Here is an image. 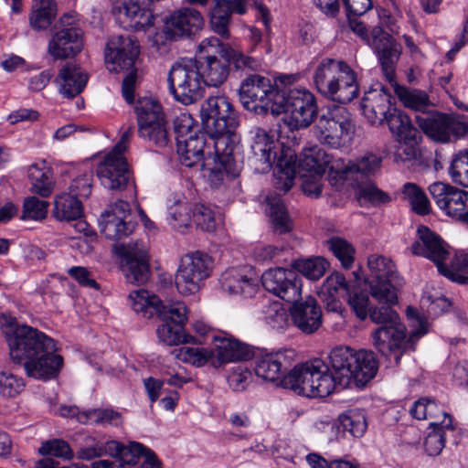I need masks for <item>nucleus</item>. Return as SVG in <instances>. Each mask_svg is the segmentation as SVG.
Here are the masks:
<instances>
[{
  "mask_svg": "<svg viewBox=\"0 0 468 468\" xmlns=\"http://www.w3.org/2000/svg\"><path fill=\"white\" fill-rule=\"evenodd\" d=\"M3 330L11 359L23 363L28 377L49 379L57 376L63 358L55 353L53 339L31 326L18 324L13 318L5 322Z\"/></svg>",
  "mask_w": 468,
  "mask_h": 468,
  "instance_id": "f257e3e1",
  "label": "nucleus"
},
{
  "mask_svg": "<svg viewBox=\"0 0 468 468\" xmlns=\"http://www.w3.org/2000/svg\"><path fill=\"white\" fill-rule=\"evenodd\" d=\"M250 152L248 162L255 172L264 174L276 165V188L289 191L296 174V156L291 148H283L265 129L253 127L250 131Z\"/></svg>",
  "mask_w": 468,
  "mask_h": 468,
  "instance_id": "f03ea898",
  "label": "nucleus"
},
{
  "mask_svg": "<svg viewBox=\"0 0 468 468\" xmlns=\"http://www.w3.org/2000/svg\"><path fill=\"white\" fill-rule=\"evenodd\" d=\"M381 304L380 309L370 313V320L379 324L372 333L373 345L383 356L394 355L398 364L401 355L408 350H414L417 340L428 330L426 324L420 322L419 329L412 332L407 338L406 327L400 322L398 313L392 308L395 304Z\"/></svg>",
  "mask_w": 468,
  "mask_h": 468,
  "instance_id": "7ed1b4c3",
  "label": "nucleus"
},
{
  "mask_svg": "<svg viewBox=\"0 0 468 468\" xmlns=\"http://www.w3.org/2000/svg\"><path fill=\"white\" fill-rule=\"evenodd\" d=\"M200 119L206 133L213 141L218 152L228 154L235 144L234 130L239 125V115L226 96H210L203 101Z\"/></svg>",
  "mask_w": 468,
  "mask_h": 468,
  "instance_id": "20e7f679",
  "label": "nucleus"
},
{
  "mask_svg": "<svg viewBox=\"0 0 468 468\" xmlns=\"http://www.w3.org/2000/svg\"><path fill=\"white\" fill-rule=\"evenodd\" d=\"M239 101L243 107L257 114L279 115L284 112L285 90L260 74H250L240 83Z\"/></svg>",
  "mask_w": 468,
  "mask_h": 468,
  "instance_id": "39448f33",
  "label": "nucleus"
},
{
  "mask_svg": "<svg viewBox=\"0 0 468 468\" xmlns=\"http://www.w3.org/2000/svg\"><path fill=\"white\" fill-rule=\"evenodd\" d=\"M284 384L285 388L310 398L326 397L338 386L328 365L321 359L294 367L285 378Z\"/></svg>",
  "mask_w": 468,
  "mask_h": 468,
  "instance_id": "423d86ee",
  "label": "nucleus"
},
{
  "mask_svg": "<svg viewBox=\"0 0 468 468\" xmlns=\"http://www.w3.org/2000/svg\"><path fill=\"white\" fill-rule=\"evenodd\" d=\"M139 55V46L131 36L112 37L107 43L105 61L111 71L120 72L132 69L123 79L122 85V96L128 103L134 101V90L137 72L133 69Z\"/></svg>",
  "mask_w": 468,
  "mask_h": 468,
  "instance_id": "0eeeda50",
  "label": "nucleus"
},
{
  "mask_svg": "<svg viewBox=\"0 0 468 468\" xmlns=\"http://www.w3.org/2000/svg\"><path fill=\"white\" fill-rule=\"evenodd\" d=\"M167 83L174 99L186 106L196 103L205 93L206 85L197 59L175 62L169 69Z\"/></svg>",
  "mask_w": 468,
  "mask_h": 468,
  "instance_id": "6e6552de",
  "label": "nucleus"
},
{
  "mask_svg": "<svg viewBox=\"0 0 468 468\" xmlns=\"http://www.w3.org/2000/svg\"><path fill=\"white\" fill-rule=\"evenodd\" d=\"M367 265L370 274L367 283L371 297L378 303L397 304V292L403 279L397 273L393 261L380 255H371Z\"/></svg>",
  "mask_w": 468,
  "mask_h": 468,
  "instance_id": "1a4fd4ad",
  "label": "nucleus"
},
{
  "mask_svg": "<svg viewBox=\"0 0 468 468\" xmlns=\"http://www.w3.org/2000/svg\"><path fill=\"white\" fill-rule=\"evenodd\" d=\"M316 139L334 149L347 146L355 134V124L346 108L336 106L318 117L314 126Z\"/></svg>",
  "mask_w": 468,
  "mask_h": 468,
  "instance_id": "9d476101",
  "label": "nucleus"
},
{
  "mask_svg": "<svg viewBox=\"0 0 468 468\" xmlns=\"http://www.w3.org/2000/svg\"><path fill=\"white\" fill-rule=\"evenodd\" d=\"M198 69L206 86L218 88L229 75V61L224 56L225 46L216 37L203 39L198 45Z\"/></svg>",
  "mask_w": 468,
  "mask_h": 468,
  "instance_id": "9b49d317",
  "label": "nucleus"
},
{
  "mask_svg": "<svg viewBox=\"0 0 468 468\" xmlns=\"http://www.w3.org/2000/svg\"><path fill=\"white\" fill-rule=\"evenodd\" d=\"M414 118L423 133L435 142L445 144L465 136V118L463 115L429 112L415 114Z\"/></svg>",
  "mask_w": 468,
  "mask_h": 468,
  "instance_id": "f8f14e48",
  "label": "nucleus"
},
{
  "mask_svg": "<svg viewBox=\"0 0 468 468\" xmlns=\"http://www.w3.org/2000/svg\"><path fill=\"white\" fill-rule=\"evenodd\" d=\"M212 259L205 253L197 251L185 255L177 268L175 284L183 295L197 292L212 271Z\"/></svg>",
  "mask_w": 468,
  "mask_h": 468,
  "instance_id": "ddd939ff",
  "label": "nucleus"
},
{
  "mask_svg": "<svg viewBox=\"0 0 468 468\" xmlns=\"http://www.w3.org/2000/svg\"><path fill=\"white\" fill-rule=\"evenodd\" d=\"M114 250L122 260V270L129 282L143 284L148 281L150 264L145 244L133 241L117 243Z\"/></svg>",
  "mask_w": 468,
  "mask_h": 468,
  "instance_id": "4468645a",
  "label": "nucleus"
},
{
  "mask_svg": "<svg viewBox=\"0 0 468 468\" xmlns=\"http://www.w3.org/2000/svg\"><path fill=\"white\" fill-rule=\"evenodd\" d=\"M75 16L66 14L60 17L58 28L52 35L48 45V53L55 59L74 57L83 48L82 32L73 26Z\"/></svg>",
  "mask_w": 468,
  "mask_h": 468,
  "instance_id": "2eb2a0df",
  "label": "nucleus"
},
{
  "mask_svg": "<svg viewBox=\"0 0 468 468\" xmlns=\"http://www.w3.org/2000/svg\"><path fill=\"white\" fill-rule=\"evenodd\" d=\"M187 308L183 302L169 303L159 309L158 317L163 324L157 328L159 339L168 346L189 343L193 336L185 333L184 324L187 321Z\"/></svg>",
  "mask_w": 468,
  "mask_h": 468,
  "instance_id": "dca6fc26",
  "label": "nucleus"
},
{
  "mask_svg": "<svg viewBox=\"0 0 468 468\" xmlns=\"http://www.w3.org/2000/svg\"><path fill=\"white\" fill-rule=\"evenodd\" d=\"M429 192L437 207L448 217L468 224V192L450 184L434 182Z\"/></svg>",
  "mask_w": 468,
  "mask_h": 468,
  "instance_id": "f3484780",
  "label": "nucleus"
},
{
  "mask_svg": "<svg viewBox=\"0 0 468 468\" xmlns=\"http://www.w3.org/2000/svg\"><path fill=\"white\" fill-rule=\"evenodd\" d=\"M284 112H290L288 124L292 129L308 127L317 112L316 101L312 92L304 88L285 90Z\"/></svg>",
  "mask_w": 468,
  "mask_h": 468,
  "instance_id": "a211bd4d",
  "label": "nucleus"
},
{
  "mask_svg": "<svg viewBox=\"0 0 468 468\" xmlns=\"http://www.w3.org/2000/svg\"><path fill=\"white\" fill-rule=\"evenodd\" d=\"M262 286L273 295L292 303L301 299L302 280L298 274L288 269H270L261 276Z\"/></svg>",
  "mask_w": 468,
  "mask_h": 468,
  "instance_id": "6ab92c4d",
  "label": "nucleus"
},
{
  "mask_svg": "<svg viewBox=\"0 0 468 468\" xmlns=\"http://www.w3.org/2000/svg\"><path fill=\"white\" fill-rule=\"evenodd\" d=\"M382 157L373 153H366L353 161L345 163L336 159L331 166L332 173L338 176V182L350 180L356 184L364 183L374 176L381 168Z\"/></svg>",
  "mask_w": 468,
  "mask_h": 468,
  "instance_id": "aec40b11",
  "label": "nucleus"
},
{
  "mask_svg": "<svg viewBox=\"0 0 468 468\" xmlns=\"http://www.w3.org/2000/svg\"><path fill=\"white\" fill-rule=\"evenodd\" d=\"M292 349L266 354L256 360L255 374L262 380L285 388L284 380L294 360Z\"/></svg>",
  "mask_w": 468,
  "mask_h": 468,
  "instance_id": "412c9836",
  "label": "nucleus"
},
{
  "mask_svg": "<svg viewBox=\"0 0 468 468\" xmlns=\"http://www.w3.org/2000/svg\"><path fill=\"white\" fill-rule=\"evenodd\" d=\"M204 18L199 11L184 7L174 11L164 18L163 33L166 39L190 37L203 27Z\"/></svg>",
  "mask_w": 468,
  "mask_h": 468,
  "instance_id": "4be33fe9",
  "label": "nucleus"
},
{
  "mask_svg": "<svg viewBox=\"0 0 468 468\" xmlns=\"http://www.w3.org/2000/svg\"><path fill=\"white\" fill-rule=\"evenodd\" d=\"M410 251L432 261L438 271L450 257L449 245L437 233L422 225L417 229L416 239L410 246Z\"/></svg>",
  "mask_w": 468,
  "mask_h": 468,
  "instance_id": "5701e85b",
  "label": "nucleus"
},
{
  "mask_svg": "<svg viewBox=\"0 0 468 468\" xmlns=\"http://www.w3.org/2000/svg\"><path fill=\"white\" fill-rule=\"evenodd\" d=\"M96 173L101 184L111 190L124 189L131 178L127 160L119 153L106 154L98 164Z\"/></svg>",
  "mask_w": 468,
  "mask_h": 468,
  "instance_id": "b1692460",
  "label": "nucleus"
},
{
  "mask_svg": "<svg viewBox=\"0 0 468 468\" xmlns=\"http://www.w3.org/2000/svg\"><path fill=\"white\" fill-rule=\"evenodd\" d=\"M130 214V205L126 201L118 200L110 205L101 216V231L109 239L127 237L134 229L133 223L127 220Z\"/></svg>",
  "mask_w": 468,
  "mask_h": 468,
  "instance_id": "393cba45",
  "label": "nucleus"
},
{
  "mask_svg": "<svg viewBox=\"0 0 468 468\" xmlns=\"http://www.w3.org/2000/svg\"><path fill=\"white\" fill-rule=\"evenodd\" d=\"M112 12L125 29L144 30L154 25V15L140 0H117Z\"/></svg>",
  "mask_w": 468,
  "mask_h": 468,
  "instance_id": "a878e982",
  "label": "nucleus"
},
{
  "mask_svg": "<svg viewBox=\"0 0 468 468\" xmlns=\"http://www.w3.org/2000/svg\"><path fill=\"white\" fill-rule=\"evenodd\" d=\"M290 314L293 324L303 334L315 333L322 325L323 314L317 301L308 296L304 301L292 302Z\"/></svg>",
  "mask_w": 468,
  "mask_h": 468,
  "instance_id": "bb28decb",
  "label": "nucleus"
},
{
  "mask_svg": "<svg viewBox=\"0 0 468 468\" xmlns=\"http://www.w3.org/2000/svg\"><path fill=\"white\" fill-rule=\"evenodd\" d=\"M391 95L382 85H377L365 93L361 106L365 117L373 125H381L393 110Z\"/></svg>",
  "mask_w": 468,
  "mask_h": 468,
  "instance_id": "cd10ccee",
  "label": "nucleus"
},
{
  "mask_svg": "<svg viewBox=\"0 0 468 468\" xmlns=\"http://www.w3.org/2000/svg\"><path fill=\"white\" fill-rule=\"evenodd\" d=\"M373 47L384 76L392 83L395 80L396 65L401 54L399 44L389 34L378 30L374 35Z\"/></svg>",
  "mask_w": 468,
  "mask_h": 468,
  "instance_id": "c85d7f7f",
  "label": "nucleus"
},
{
  "mask_svg": "<svg viewBox=\"0 0 468 468\" xmlns=\"http://www.w3.org/2000/svg\"><path fill=\"white\" fill-rule=\"evenodd\" d=\"M217 367L224 363L247 360L253 356L252 348L226 333L213 335Z\"/></svg>",
  "mask_w": 468,
  "mask_h": 468,
  "instance_id": "c756f323",
  "label": "nucleus"
},
{
  "mask_svg": "<svg viewBox=\"0 0 468 468\" xmlns=\"http://www.w3.org/2000/svg\"><path fill=\"white\" fill-rule=\"evenodd\" d=\"M354 292V286L340 272H334L323 282L319 295L326 304L327 310L335 313L341 311V299H346Z\"/></svg>",
  "mask_w": 468,
  "mask_h": 468,
  "instance_id": "7c9ffc66",
  "label": "nucleus"
},
{
  "mask_svg": "<svg viewBox=\"0 0 468 468\" xmlns=\"http://www.w3.org/2000/svg\"><path fill=\"white\" fill-rule=\"evenodd\" d=\"M354 292V286L340 272H334L323 282L319 295L326 304L327 310L335 313L341 311V299H346Z\"/></svg>",
  "mask_w": 468,
  "mask_h": 468,
  "instance_id": "2f4dec72",
  "label": "nucleus"
},
{
  "mask_svg": "<svg viewBox=\"0 0 468 468\" xmlns=\"http://www.w3.org/2000/svg\"><path fill=\"white\" fill-rule=\"evenodd\" d=\"M221 289L230 295L252 297L257 292L256 279L251 276V271L246 267L230 268L220 277Z\"/></svg>",
  "mask_w": 468,
  "mask_h": 468,
  "instance_id": "473e14b6",
  "label": "nucleus"
},
{
  "mask_svg": "<svg viewBox=\"0 0 468 468\" xmlns=\"http://www.w3.org/2000/svg\"><path fill=\"white\" fill-rule=\"evenodd\" d=\"M247 11L245 0H216L210 11V26L212 30L228 38L229 36V25L231 15L237 13L245 14Z\"/></svg>",
  "mask_w": 468,
  "mask_h": 468,
  "instance_id": "72a5a7b5",
  "label": "nucleus"
},
{
  "mask_svg": "<svg viewBox=\"0 0 468 468\" xmlns=\"http://www.w3.org/2000/svg\"><path fill=\"white\" fill-rule=\"evenodd\" d=\"M344 60H337L335 58H324L315 67L313 73V83L317 91L324 97L329 99L333 96L335 84L337 82L338 72L341 71V67Z\"/></svg>",
  "mask_w": 468,
  "mask_h": 468,
  "instance_id": "f704fd0d",
  "label": "nucleus"
},
{
  "mask_svg": "<svg viewBox=\"0 0 468 468\" xmlns=\"http://www.w3.org/2000/svg\"><path fill=\"white\" fill-rule=\"evenodd\" d=\"M59 93L68 99L79 95L88 82V75L74 63H66L59 70L55 80Z\"/></svg>",
  "mask_w": 468,
  "mask_h": 468,
  "instance_id": "c9c22d12",
  "label": "nucleus"
},
{
  "mask_svg": "<svg viewBox=\"0 0 468 468\" xmlns=\"http://www.w3.org/2000/svg\"><path fill=\"white\" fill-rule=\"evenodd\" d=\"M27 175L31 192L43 198L48 197L53 193L56 182L52 168L45 160H37L29 165Z\"/></svg>",
  "mask_w": 468,
  "mask_h": 468,
  "instance_id": "e433bc0d",
  "label": "nucleus"
},
{
  "mask_svg": "<svg viewBox=\"0 0 468 468\" xmlns=\"http://www.w3.org/2000/svg\"><path fill=\"white\" fill-rule=\"evenodd\" d=\"M356 356V351L347 346H337L330 352L331 372L341 388L350 385Z\"/></svg>",
  "mask_w": 468,
  "mask_h": 468,
  "instance_id": "4c0bfd02",
  "label": "nucleus"
},
{
  "mask_svg": "<svg viewBox=\"0 0 468 468\" xmlns=\"http://www.w3.org/2000/svg\"><path fill=\"white\" fill-rule=\"evenodd\" d=\"M333 159L324 150L315 146L305 151L299 161V167L302 174L324 175L329 169V180L332 185L338 183V176L332 173Z\"/></svg>",
  "mask_w": 468,
  "mask_h": 468,
  "instance_id": "58836bf2",
  "label": "nucleus"
},
{
  "mask_svg": "<svg viewBox=\"0 0 468 468\" xmlns=\"http://www.w3.org/2000/svg\"><path fill=\"white\" fill-rule=\"evenodd\" d=\"M177 154L182 165L187 167L201 165L205 163L204 148L207 144L204 133H194L187 138H180L176 142Z\"/></svg>",
  "mask_w": 468,
  "mask_h": 468,
  "instance_id": "ea45409f",
  "label": "nucleus"
},
{
  "mask_svg": "<svg viewBox=\"0 0 468 468\" xmlns=\"http://www.w3.org/2000/svg\"><path fill=\"white\" fill-rule=\"evenodd\" d=\"M229 146V153L226 154L218 152L214 148V156L207 158L206 162L200 165L204 177L207 178L212 187H218L223 183L225 175L229 171L235 144H231Z\"/></svg>",
  "mask_w": 468,
  "mask_h": 468,
  "instance_id": "a19ab883",
  "label": "nucleus"
},
{
  "mask_svg": "<svg viewBox=\"0 0 468 468\" xmlns=\"http://www.w3.org/2000/svg\"><path fill=\"white\" fill-rule=\"evenodd\" d=\"M338 73L337 82L335 84V90L337 89V90H334L333 96H330L329 99L339 103H347L357 97L359 93L356 74L345 61Z\"/></svg>",
  "mask_w": 468,
  "mask_h": 468,
  "instance_id": "79ce46f5",
  "label": "nucleus"
},
{
  "mask_svg": "<svg viewBox=\"0 0 468 468\" xmlns=\"http://www.w3.org/2000/svg\"><path fill=\"white\" fill-rule=\"evenodd\" d=\"M265 212L270 218L275 232L283 234L292 229V221L278 195H270L265 198Z\"/></svg>",
  "mask_w": 468,
  "mask_h": 468,
  "instance_id": "37998d69",
  "label": "nucleus"
},
{
  "mask_svg": "<svg viewBox=\"0 0 468 468\" xmlns=\"http://www.w3.org/2000/svg\"><path fill=\"white\" fill-rule=\"evenodd\" d=\"M378 363L374 352L361 349L356 351V362L352 369V380L356 385L364 386L377 374Z\"/></svg>",
  "mask_w": 468,
  "mask_h": 468,
  "instance_id": "c03bdc74",
  "label": "nucleus"
},
{
  "mask_svg": "<svg viewBox=\"0 0 468 468\" xmlns=\"http://www.w3.org/2000/svg\"><path fill=\"white\" fill-rule=\"evenodd\" d=\"M108 448L111 451V456L129 465L141 463L144 461V455L153 453V451L139 442H130L128 445H123L117 441H109Z\"/></svg>",
  "mask_w": 468,
  "mask_h": 468,
  "instance_id": "a18cd8bd",
  "label": "nucleus"
},
{
  "mask_svg": "<svg viewBox=\"0 0 468 468\" xmlns=\"http://www.w3.org/2000/svg\"><path fill=\"white\" fill-rule=\"evenodd\" d=\"M83 213L81 201L69 193H61L54 198L52 214L59 221H71L80 218Z\"/></svg>",
  "mask_w": 468,
  "mask_h": 468,
  "instance_id": "49530a36",
  "label": "nucleus"
},
{
  "mask_svg": "<svg viewBox=\"0 0 468 468\" xmlns=\"http://www.w3.org/2000/svg\"><path fill=\"white\" fill-rule=\"evenodd\" d=\"M129 301L133 310L146 318H150L154 314L158 316L159 309L168 305L165 304L156 295L151 294L144 289L132 292Z\"/></svg>",
  "mask_w": 468,
  "mask_h": 468,
  "instance_id": "de8ad7c7",
  "label": "nucleus"
},
{
  "mask_svg": "<svg viewBox=\"0 0 468 468\" xmlns=\"http://www.w3.org/2000/svg\"><path fill=\"white\" fill-rule=\"evenodd\" d=\"M385 122L397 140H414L418 134L410 118L397 108L391 110L390 113L385 118Z\"/></svg>",
  "mask_w": 468,
  "mask_h": 468,
  "instance_id": "09e8293b",
  "label": "nucleus"
},
{
  "mask_svg": "<svg viewBox=\"0 0 468 468\" xmlns=\"http://www.w3.org/2000/svg\"><path fill=\"white\" fill-rule=\"evenodd\" d=\"M138 127L165 122L161 104L150 98L140 99L135 105Z\"/></svg>",
  "mask_w": 468,
  "mask_h": 468,
  "instance_id": "8fccbe9b",
  "label": "nucleus"
},
{
  "mask_svg": "<svg viewBox=\"0 0 468 468\" xmlns=\"http://www.w3.org/2000/svg\"><path fill=\"white\" fill-rule=\"evenodd\" d=\"M173 354L178 360L197 367H203L208 362H210L214 367H217L215 352L213 349L201 346H181L179 348H176L173 351Z\"/></svg>",
  "mask_w": 468,
  "mask_h": 468,
  "instance_id": "3c124183",
  "label": "nucleus"
},
{
  "mask_svg": "<svg viewBox=\"0 0 468 468\" xmlns=\"http://www.w3.org/2000/svg\"><path fill=\"white\" fill-rule=\"evenodd\" d=\"M439 273L452 282L468 283V252L456 253L449 264L444 261Z\"/></svg>",
  "mask_w": 468,
  "mask_h": 468,
  "instance_id": "603ef678",
  "label": "nucleus"
},
{
  "mask_svg": "<svg viewBox=\"0 0 468 468\" xmlns=\"http://www.w3.org/2000/svg\"><path fill=\"white\" fill-rule=\"evenodd\" d=\"M338 428L349 432L354 437H362L367 431V421L363 410H350L337 419Z\"/></svg>",
  "mask_w": 468,
  "mask_h": 468,
  "instance_id": "864d4df0",
  "label": "nucleus"
},
{
  "mask_svg": "<svg viewBox=\"0 0 468 468\" xmlns=\"http://www.w3.org/2000/svg\"><path fill=\"white\" fill-rule=\"evenodd\" d=\"M56 3L53 0H38L30 16V25L36 30L47 29L56 16Z\"/></svg>",
  "mask_w": 468,
  "mask_h": 468,
  "instance_id": "5fc2aeb1",
  "label": "nucleus"
},
{
  "mask_svg": "<svg viewBox=\"0 0 468 468\" xmlns=\"http://www.w3.org/2000/svg\"><path fill=\"white\" fill-rule=\"evenodd\" d=\"M122 416L112 409H94L83 410L80 422L82 424L95 423L101 425L119 426L122 424Z\"/></svg>",
  "mask_w": 468,
  "mask_h": 468,
  "instance_id": "6e6d98bb",
  "label": "nucleus"
},
{
  "mask_svg": "<svg viewBox=\"0 0 468 468\" xmlns=\"http://www.w3.org/2000/svg\"><path fill=\"white\" fill-rule=\"evenodd\" d=\"M402 195L409 201L414 212L419 215L430 213V201L426 194L416 184L406 183L402 187Z\"/></svg>",
  "mask_w": 468,
  "mask_h": 468,
  "instance_id": "4d7b16f0",
  "label": "nucleus"
},
{
  "mask_svg": "<svg viewBox=\"0 0 468 468\" xmlns=\"http://www.w3.org/2000/svg\"><path fill=\"white\" fill-rule=\"evenodd\" d=\"M452 182L463 187H468V149L456 153L448 169Z\"/></svg>",
  "mask_w": 468,
  "mask_h": 468,
  "instance_id": "13d9d810",
  "label": "nucleus"
},
{
  "mask_svg": "<svg viewBox=\"0 0 468 468\" xmlns=\"http://www.w3.org/2000/svg\"><path fill=\"white\" fill-rule=\"evenodd\" d=\"M328 249L341 262L345 269H349L355 260V248L346 239L341 237H332L326 241Z\"/></svg>",
  "mask_w": 468,
  "mask_h": 468,
  "instance_id": "bf43d9fd",
  "label": "nucleus"
},
{
  "mask_svg": "<svg viewBox=\"0 0 468 468\" xmlns=\"http://www.w3.org/2000/svg\"><path fill=\"white\" fill-rule=\"evenodd\" d=\"M294 267L306 278L315 281L324 276L329 263L323 257H314L296 261Z\"/></svg>",
  "mask_w": 468,
  "mask_h": 468,
  "instance_id": "052dcab7",
  "label": "nucleus"
},
{
  "mask_svg": "<svg viewBox=\"0 0 468 468\" xmlns=\"http://www.w3.org/2000/svg\"><path fill=\"white\" fill-rule=\"evenodd\" d=\"M398 96L403 105L416 112V114L428 112L431 102L426 92L419 90L401 89Z\"/></svg>",
  "mask_w": 468,
  "mask_h": 468,
  "instance_id": "680f3d73",
  "label": "nucleus"
},
{
  "mask_svg": "<svg viewBox=\"0 0 468 468\" xmlns=\"http://www.w3.org/2000/svg\"><path fill=\"white\" fill-rule=\"evenodd\" d=\"M49 203L37 197L25 198L21 218L40 221L47 218Z\"/></svg>",
  "mask_w": 468,
  "mask_h": 468,
  "instance_id": "e2e57ef3",
  "label": "nucleus"
},
{
  "mask_svg": "<svg viewBox=\"0 0 468 468\" xmlns=\"http://www.w3.org/2000/svg\"><path fill=\"white\" fill-rule=\"evenodd\" d=\"M139 136L152 142L158 147L166 146L169 142L167 122L138 127Z\"/></svg>",
  "mask_w": 468,
  "mask_h": 468,
  "instance_id": "0e129e2a",
  "label": "nucleus"
},
{
  "mask_svg": "<svg viewBox=\"0 0 468 468\" xmlns=\"http://www.w3.org/2000/svg\"><path fill=\"white\" fill-rule=\"evenodd\" d=\"M192 219L203 230L212 231L216 229V213L210 206L196 204L192 211Z\"/></svg>",
  "mask_w": 468,
  "mask_h": 468,
  "instance_id": "69168bd1",
  "label": "nucleus"
},
{
  "mask_svg": "<svg viewBox=\"0 0 468 468\" xmlns=\"http://www.w3.org/2000/svg\"><path fill=\"white\" fill-rule=\"evenodd\" d=\"M191 207L185 202H176L169 207L168 213L170 224L176 229H180L189 226L192 220Z\"/></svg>",
  "mask_w": 468,
  "mask_h": 468,
  "instance_id": "338daca9",
  "label": "nucleus"
},
{
  "mask_svg": "<svg viewBox=\"0 0 468 468\" xmlns=\"http://www.w3.org/2000/svg\"><path fill=\"white\" fill-rule=\"evenodd\" d=\"M265 320L273 329H284L289 324V314L280 303L274 302L266 306Z\"/></svg>",
  "mask_w": 468,
  "mask_h": 468,
  "instance_id": "774afa93",
  "label": "nucleus"
}]
</instances>
